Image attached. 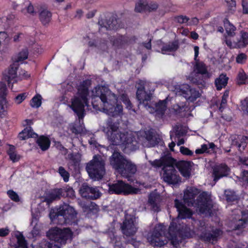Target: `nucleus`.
Masks as SVG:
<instances>
[{"instance_id": "58836bf2", "label": "nucleus", "mask_w": 248, "mask_h": 248, "mask_svg": "<svg viewBox=\"0 0 248 248\" xmlns=\"http://www.w3.org/2000/svg\"><path fill=\"white\" fill-rule=\"evenodd\" d=\"M224 27L229 36H233L235 34L236 28L227 19L224 21Z\"/></svg>"}, {"instance_id": "f3484780", "label": "nucleus", "mask_w": 248, "mask_h": 248, "mask_svg": "<svg viewBox=\"0 0 248 248\" xmlns=\"http://www.w3.org/2000/svg\"><path fill=\"white\" fill-rule=\"evenodd\" d=\"M162 198L157 194L151 193L148 198V205L154 212H158L161 210Z\"/></svg>"}, {"instance_id": "f8f14e48", "label": "nucleus", "mask_w": 248, "mask_h": 248, "mask_svg": "<svg viewBox=\"0 0 248 248\" xmlns=\"http://www.w3.org/2000/svg\"><path fill=\"white\" fill-rule=\"evenodd\" d=\"M176 93L182 95L187 101L193 102L198 98L200 97L201 94L195 89L191 88L188 84H183L175 88Z\"/></svg>"}, {"instance_id": "e433bc0d", "label": "nucleus", "mask_w": 248, "mask_h": 248, "mask_svg": "<svg viewBox=\"0 0 248 248\" xmlns=\"http://www.w3.org/2000/svg\"><path fill=\"white\" fill-rule=\"evenodd\" d=\"M167 101H159L155 106V111L158 115H163L167 109Z\"/></svg>"}, {"instance_id": "f257e3e1", "label": "nucleus", "mask_w": 248, "mask_h": 248, "mask_svg": "<svg viewBox=\"0 0 248 248\" xmlns=\"http://www.w3.org/2000/svg\"><path fill=\"white\" fill-rule=\"evenodd\" d=\"M120 123L108 119L105 124L101 127L107 139L113 145H123L125 149L134 151L138 148V143L131 132L122 131L119 128Z\"/></svg>"}, {"instance_id": "cd10ccee", "label": "nucleus", "mask_w": 248, "mask_h": 248, "mask_svg": "<svg viewBox=\"0 0 248 248\" xmlns=\"http://www.w3.org/2000/svg\"><path fill=\"white\" fill-rule=\"evenodd\" d=\"M63 191L62 188H56L52 190L47 195L46 201L48 202H50L55 200L59 199L62 196Z\"/></svg>"}, {"instance_id": "9d476101", "label": "nucleus", "mask_w": 248, "mask_h": 248, "mask_svg": "<svg viewBox=\"0 0 248 248\" xmlns=\"http://www.w3.org/2000/svg\"><path fill=\"white\" fill-rule=\"evenodd\" d=\"M194 60L196 61L195 69L197 71V73L194 74V77L191 76L188 78L193 83L202 84L204 82L203 77H208V73L206 65L203 62L198 61L197 59L199 55V47L198 46H195L194 47Z\"/></svg>"}, {"instance_id": "c85d7f7f", "label": "nucleus", "mask_w": 248, "mask_h": 248, "mask_svg": "<svg viewBox=\"0 0 248 248\" xmlns=\"http://www.w3.org/2000/svg\"><path fill=\"white\" fill-rule=\"evenodd\" d=\"M37 134L33 132L30 126L26 127L18 135V138L20 140H25L30 138H36Z\"/></svg>"}, {"instance_id": "2f4dec72", "label": "nucleus", "mask_w": 248, "mask_h": 248, "mask_svg": "<svg viewBox=\"0 0 248 248\" xmlns=\"http://www.w3.org/2000/svg\"><path fill=\"white\" fill-rule=\"evenodd\" d=\"M228 78L226 75L221 74L215 80V84L217 90L225 87L228 82Z\"/></svg>"}, {"instance_id": "bb28decb", "label": "nucleus", "mask_w": 248, "mask_h": 248, "mask_svg": "<svg viewBox=\"0 0 248 248\" xmlns=\"http://www.w3.org/2000/svg\"><path fill=\"white\" fill-rule=\"evenodd\" d=\"M179 48L178 41L169 42L163 45L161 48V52L164 54H168L171 52L175 51Z\"/></svg>"}, {"instance_id": "4d7b16f0", "label": "nucleus", "mask_w": 248, "mask_h": 248, "mask_svg": "<svg viewBox=\"0 0 248 248\" xmlns=\"http://www.w3.org/2000/svg\"><path fill=\"white\" fill-rule=\"evenodd\" d=\"M7 194L9 197L13 201L18 202L20 199L18 194L13 190H9L7 191Z\"/></svg>"}, {"instance_id": "603ef678", "label": "nucleus", "mask_w": 248, "mask_h": 248, "mask_svg": "<svg viewBox=\"0 0 248 248\" xmlns=\"http://www.w3.org/2000/svg\"><path fill=\"white\" fill-rule=\"evenodd\" d=\"M147 9V4L145 1H140L135 6V11L137 12H141Z\"/></svg>"}, {"instance_id": "1a4fd4ad", "label": "nucleus", "mask_w": 248, "mask_h": 248, "mask_svg": "<svg viewBox=\"0 0 248 248\" xmlns=\"http://www.w3.org/2000/svg\"><path fill=\"white\" fill-rule=\"evenodd\" d=\"M175 207L179 213L178 217L177 218L174 219L171 222L170 226L174 222V232L178 231L181 233L184 234L186 237H190L191 234L190 232H187V228L186 227L185 230H183V228L181 227V225L179 222L180 219H185L191 217L192 212L189 209L187 208L181 202L176 199L174 201Z\"/></svg>"}, {"instance_id": "6e6d98bb", "label": "nucleus", "mask_w": 248, "mask_h": 248, "mask_svg": "<svg viewBox=\"0 0 248 248\" xmlns=\"http://www.w3.org/2000/svg\"><path fill=\"white\" fill-rule=\"evenodd\" d=\"M27 96L28 93H20L15 98V102L16 104H20L26 98Z\"/></svg>"}, {"instance_id": "09e8293b", "label": "nucleus", "mask_w": 248, "mask_h": 248, "mask_svg": "<svg viewBox=\"0 0 248 248\" xmlns=\"http://www.w3.org/2000/svg\"><path fill=\"white\" fill-rule=\"evenodd\" d=\"M239 179L244 186H248V171H243L239 177Z\"/></svg>"}, {"instance_id": "a18cd8bd", "label": "nucleus", "mask_w": 248, "mask_h": 248, "mask_svg": "<svg viewBox=\"0 0 248 248\" xmlns=\"http://www.w3.org/2000/svg\"><path fill=\"white\" fill-rule=\"evenodd\" d=\"M30 105L32 108H39L41 105V96L40 95L34 96L31 101Z\"/></svg>"}, {"instance_id": "774afa93", "label": "nucleus", "mask_w": 248, "mask_h": 248, "mask_svg": "<svg viewBox=\"0 0 248 248\" xmlns=\"http://www.w3.org/2000/svg\"><path fill=\"white\" fill-rule=\"evenodd\" d=\"M242 6L243 13L248 14V2L244 0H243Z\"/></svg>"}, {"instance_id": "c9c22d12", "label": "nucleus", "mask_w": 248, "mask_h": 248, "mask_svg": "<svg viewBox=\"0 0 248 248\" xmlns=\"http://www.w3.org/2000/svg\"><path fill=\"white\" fill-rule=\"evenodd\" d=\"M39 17L42 23L44 25H46L51 20V14L46 10H43L40 13Z\"/></svg>"}, {"instance_id": "0eeeda50", "label": "nucleus", "mask_w": 248, "mask_h": 248, "mask_svg": "<svg viewBox=\"0 0 248 248\" xmlns=\"http://www.w3.org/2000/svg\"><path fill=\"white\" fill-rule=\"evenodd\" d=\"M77 213L74 209L67 204L61 205L57 212L51 211L49 217L55 223L62 225L71 224L76 217Z\"/></svg>"}, {"instance_id": "ddd939ff", "label": "nucleus", "mask_w": 248, "mask_h": 248, "mask_svg": "<svg viewBox=\"0 0 248 248\" xmlns=\"http://www.w3.org/2000/svg\"><path fill=\"white\" fill-rule=\"evenodd\" d=\"M109 191L111 193L119 194H137L140 192L138 188H134L126 184L122 181H119L115 184L109 185Z\"/></svg>"}, {"instance_id": "5fc2aeb1", "label": "nucleus", "mask_w": 248, "mask_h": 248, "mask_svg": "<svg viewBox=\"0 0 248 248\" xmlns=\"http://www.w3.org/2000/svg\"><path fill=\"white\" fill-rule=\"evenodd\" d=\"M7 102L6 99H0V116L2 117L4 115V113L6 111Z\"/></svg>"}, {"instance_id": "9b49d317", "label": "nucleus", "mask_w": 248, "mask_h": 248, "mask_svg": "<svg viewBox=\"0 0 248 248\" xmlns=\"http://www.w3.org/2000/svg\"><path fill=\"white\" fill-rule=\"evenodd\" d=\"M72 232L68 228L60 229L55 227L50 229L47 233L48 238L61 245H65L67 240L71 239Z\"/></svg>"}, {"instance_id": "2eb2a0df", "label": "nucleus", "mask_w": 248, "mask_h": 248, "mask_svg": "<svg viewBox=\"0 0 248 248\" xmlns=\"http://www.w3.org/2000/svg\"><path fill=\"white\" fill-rule=\"evenodd\" d=\"M121 229L124 234L126 236L134 235L138 230L134 223V218L130 216H126L121 225Z\"/></svg>"}, {"instance_id": "c756f323", "label": "nucleus", "mask_w": 248, "mask_h": 248, "mask_svg": "<svg viewBox=\"0 0 248 248\" xmlns=\"http://www.w3.org/2000/svg\"><path fill=\"white\" fill-rule=\"evenodd\" d=\"M36 143L40 148L43 151L47 150L50 145L49 139L43 136H40L37 139Z\"/></svg>"}, {"instance_id": "8fccbe9b", "label": "nucleus", "mask_w": 248, "mask_h": 248, "mask_svg": "<svg viewBox=\"0 0 248 248\" xmlns=\"http://www.w3.org/2000/svg\"><path fill=\"white\" fill-rule=\"evenodd\" d=\"M8 35L4 31L0 32V48L2 46H5L8 42Z\"/></svg>"}, {"instance_id": "dca6fc26", "label": "nucleus", "mask_w": 248, "mask_h": 248, "mask_svg": "<svg viewBox=\"0 0 248 248\" xmlns=\"http://www.w3.org/2000/svg\"><path fill=\"white\" fill-rule=\"evenodd\" d=\"M126 160L120 153L114 152L109 158L110 164L113 169L118 172L124 167L125 161Z\"/></svg>"}, {"instance_id": "a19ab883", "label": "nucleus", "mask_w": 248, "mask_h": 248, "mask_svg": "<svg viewBox=\"0 0 248 248\" xmlns=\"http://www.w3.org/2000/svg\"><path fill=\"white\" fill-rule=\"evenodd\" d=\"M28 54L29 53L27 49H23L18 53L14 62H17L18 63L19 62H21L27 59L28 57Z\"/></svg>"}, {"instance_id": "4c0bfd02", "label": "nucleus", "mask_w": 248, "mask_h": 248, "mask_svg": "<svg viewBox=\"0 0 248 248\" xmlns=\"http://www.w3.org/2000/svg\"><path fill=\"white\" fill-rule=\"evenodd\" d=\"M69 156L70 158L69 166H73L74 167L77 166L80 161V154L79 153H73L69 155Z\"/></svg>"}, {"instance_id": "39448f33", "label": "nucleus", "mask_w": 248, "mask_h": 248, "mask_svg": "<svg viewBox=\"0 0 248 248\" xmlns=\"http://www.w3.org/2000/svg\"><path fill=\"white\" fill-rule=\"evenodd\" d=\"M150 164L155 167H162V178L168 184L175 185L181 181V178L175 169V160L170 157L165 156L160 159L150 161Z\"/></svg>"}, {"instance_id": "e2e57ef3", "label": "nucleus", "mask_w": 248, "mask_h": 248, "mask_svg": "<svg viewBox=\"0 0 248 248\" xmlns=\"http://www.w3.org/2000/svg\"><path fill=\"white\" fill-rule=\"evenodd\" d=\"M246 55L244 53H241L239 54L236 57V62L239 63H243L246 60Z\"/></svg>"}, {"instance_id": "37998d69", "label": "nucleus", "mask_w": 248, "mask_h": 248, "mask_svg": "<svg viewBox=\"0 0 248 248\" xmlns=\"http://www.w3.org/2000/svg\"><path fill=\"white\" fill-rule=\"evenodd\" d=\"M8 154L10 156V159L13 162L18 161L20 158V155H17V154L16 153L13 146L10 148L8 152Z\"/></svg>"}, {"instance_id": "69168bd1", "label": "nucleus", "mask_w": 248, "mask_h": 248, "mask_svg": "<svg viewBox=\"0 0 248 248\" xmlns=\"http://www.w3.org/2000/svg\"><path fill=\"white\" fill-rule=\"evenodd\" d=\"M225 42L226 45L230 48L238 47L236 45V41H233V42L232 43V41L229 39L227 37H225Z\"/></svg>"}, {"instance_id": "c03bdc74", "label": "nucleus", "mask_w": 248, "mask_h": 248, "mask_svg": "<svg viewBox=\"0 0 248 248\" xmlns=\"http://www.w3.org/2000/svg\"><path fill=\"white\" fill-rule=\"evenodd\" d=\"M18 246L21 248H28L27 243L25 238L21 233L16 235Z\"/></svg>"}, {"instance_id": "de8ad7c7", "label": "nucleus", "mask_w": 248, "mask_h": 248, "mask_svg": "<svg viewBox=\"0 0 248 248\" xmlns=\"http://www.w3.org/2000/svg\"><path fill=\"white\" fill-rule=\"evenodd\" d=\"M247 80V76L244 70L239 71L237 76V82L239 84H245Z\"/></svg>"}, {"instance_id": "6e6552de", "label": "nucleus", "mask_w": 248, "mask_h": 248, "mask_svg": "<svg viewBox=\"0 0 248 248\" xmlns=\"http://www.w3.org/2000/svg\"><path fill=\"white\" fill-rule=\"evenodd\" d=\"M86 169L90 177L94 181L102 179L105 174V162L99 155H95L86 165Z\"/></svg>"}, {"instance_id": "473e14b6", "label": "nucleus", "mask_w": 248, "mask_h": 248, "mask_svg": "<svg viewBox=\"0 0 248 248\" xmlns=\"http://www.w3.org/2000/svg\"><path fill=\"white\" fill-rule=\"evenodd\" d=\"M111 42L115 48H119L123 46L127 43V40L124 37L119 36L112 38Z\"/></svg>"}, {"instance_id": "aec40b11", "label": "nucleus", "mask_w": 248, "mask_h": 248, "mask_svg": "<svg viewBox=\"0 0 248 248\" xmlns=\"http://www.w3.org/2000/svg\"><path fill=\"white\" fill-rule=\"evenodd\" d=\"M230 169L227 165L220 164L215 166L213 169V175L214 181L217 182L220 178L227 176Z\"/></svg>"}, {"instance_id": "864d4df0", "label": "nucleus", "mask_w": 248, "mask_h": 248, "mask_svg": "<svg viewBox=\"0 0 248 248\" xmlns=\"http://www.w3.org/2000/svg\"><path fill=\"white\" fill-rule=\"evenodd\" d=\"M174 109L177 113H181L184 111L188 110V108L186 104L183 103L180 104H177L174 106Z\"/></svg>"}, {"instance_id": "393cba45", "label": "nucleus", "mask_w": 248, "mask_h": 248, "mask_svg": "<svg viewBox=\"0 0 248 248\" xmlns=\"http://www.w3.org/2000/svg\"><path fill=\"white\" fill-rule=\"evenodd\" d=\"M160 140L159 138L153 136L152 133L147 132L145 133V137L142 142V144L145 147H152L157 145Z\"/></svg>"}, {"instance_id": "a211bd4d", "label": "nucleus", "mask_w": 248, "mask_h": 248, "mask_svg": "<svg viewBox=\"0 0 248 248\" xmlns=\"http://www.w3.org/2000/svg\"><path fill=\"white\" fill-rule=\"evenodd\" d=\"M19 64L17 62H14L9 68L8 71L4 74V79L7 81L9 86L11 83L12 84L17 82L16 71L18 68Z\"/></svg>"}, {"instance_id": "49530a36", "label": "nucleus", "mask_w": 248, "mask_h": 248, "mask_svg": "<svg viewBox=\"0 0 248 248\" xmlns=\"http://www.w3.org/2000/svg\"><path fill=\"white\" fill-rule=\"evenodd\" d=\"M58 172L65 182H67L69 181L70 174L63 167L61 166L59 168Z\"/></svg>"}, {"instance_id": "052dcab7", "label": "nucleus", "mask_w": 248, "mask_h": 248, "mask_svg": "<svg viewBox=\"0 0 248 248\" xmlns=\"http://www.w3.org/2000/svg\"><path fill=\"white\" fill-rule=\"evenodd\" d=\"M241 109L248 114V98H246L241 102Z\"/></svg>"}, {"instance_id": "338daca9", "label": "nucleus", "mask_w": 248, "mask_h": 248, "mask_svg": "<svg viewBox=\"0 0 248 248\" xmlns=\"http://www.w3.org/2000/svg\"><path fill=\"white\" fill-rule=\"evenodd\" d=\"M239 162L244 166L248 167V158L246 157H240Z\"/></svg>"}, {"instance_id": "0e129e2a", "label": "nucleus", "mask_w": 248, "mask_h": 248, "mask_svg": "<svg viewBox=\"0 0 248 248\" xmlns=\"http://www.w3.org/2000/svg\"><path fill=\"white\" fill-rule=\"evenodd\" d=\"M176 21L181 24L186 23L189 19L186 16H178L175 18Z\"/></svg>"}, {"instance_id": "13d9d810", "label": "nucleus", "mask_w": 248, "mask_h": 248, "mask_svg": "<svg viewBox=\"0 0 248 248\" xmlns=\"http://www.w3.org/2000/svg\"><path fill=\"white\" fill-rule=\"evenodd\" d=\"M180 151L184 155L191 156L193 154V153L191 150L184 146L180 147Z\"/></svg>"}, {"instance_id": "680f3d73", "label": "nucleus", "mask_w": 248, "mask_h": 248, "mask_svg": "<svg viewBox=\"0 0 248 248\" xmlns=\"http://www.w3.org/2000/svg\"><path fill=\"white\" fill-rule=\"evenodd\" d=\"M228 4L229 10L233 11L235 9L236 3L235 0H225Z\"/></svg>"}, {"instance_id": "6ab92c4d", "label": "nucleus", "mask_w": 248, "mask_h": 248, "mask_svg": "<svg viewBox=\"0 0 248 248\" xmlns=\"http://www.w3.org/2000/svg\"><path fill=\"white\" fill-rule=\"evenodd\" d=\"M137 170L136 165L130 160L126 159L125 161L124 167L122 168L119 173L124 177H128L135 174L137 171Z\"/></svg>"}, {"instance_id": "20e7f679", "label": "nucleus", "mask_w": 248, "mask_h": 248, "mask_svg": "<svg viewBox=\"0 0 248 248\" xmlns=\"http://www.w3.org/2000/svg\"><path fill=\"white\" fill-rule=\"evenodd\" d=\"M200 193L198 189L194 187H187L184 191L183 200L188 206H192L202 214L210 213L212 208V201L205 192Z\"/></svg>"}, {"instance_id": "3c124183", "label": "nucleus", "mask_w": 248, "mask_h": 248, "mask_svg": "<svg viewBox=\"0 0 248 248\" xmlns=\"http://www.w3.org/2000/svg\"><path fill=\"white\" fill-rule=\"evenodd\" d=\"M7 94V90L6 84L2 82H0V99H5Z\"/></svg>"}, {"instance_id": "ea45409f", "label": "nucleus", "mask_w": 248, "mask_h": 248, "mask_svg": "<svg viewBox=\"0 0 248 248\" xmlns=\"http://www.w3.org/2000/svg\"><path fill=\"white\" fill-rule=\"evenodd\" d=\"M215 147V145L214 143L211 142L208 145L207 144H203L201 146V148L200 149H197L195 151V153L197 154H202L204 153H208V149H214Z\"/></svg>"}, {"instance_id": "4be33fe9", "label": "nucleus", "mask_w": 248, "mask_h": 248, "mask_svg": "<svg viewBox=\"0 0 248 248\" xmlns=\"http://www.w3.org/2000/svg\"><path fill=\"white\" fill-rule=\"evenodd\" d=\"M175 166L179 170L181 174L185 177H189L191 174V165L190 162L180 161L176 162Z\"/></svg>"}, {"instance_id": "b1692460", "label": "nucleus", "mask_w": 248, "mask_h": 248, "mask_svg": "<svg viewBox=\"0 0 248 248\" xmlns=\"http://www.w3.org/2000/svg\"><path fill=\"white\" fill-rule=\"evenodd\" d=\"M136 95L140 104H143L145 107H146L147 103L145 102L150 100L152 93L147 92L138 85Z\"/></svg>"}, {"instance_id": "f03ea898", "label": "nucleus", "mask_w": 248, "mask_h": 248, "mask_svg": "<svg viewBox=\"0 0 248 248\" xmlns=\"http://www.w3.org/2000/svg\"><path fill=\"white\" fill-rule=\"evenodd\" d=\"M92 105L96 109H100L97 104H95L96 98L101 100L103 112L108 116L116 117L123 113V106L117 103V97L108 87L97 86L92 91Z\"/></svg>"}, {"instance_id": "a878e982", "label": "nucleus", "mask_w": 248, "mask_h": 248, "mask_svg": "<svg viewBox=\"0 0 248 248\" xmlns=\"http://www.w3.org/2000/svg\"><path fill=\"white\" fill-rule=\"evenodd\" d=\"M235 212L238 215L240 213L242 214V217L241 218H238V220L235 224V229L239 230L245 227L246 223L248 221V215L247 214H244V212L241 211L240 210H236Z\"/></svg>"}, {"instance_id": "7ed1b4c3", "label": "nucleus", "mask_w": 248, "mask_h": 248, "mask_svg": "<svg viewBox=\"0 0 248 248\" xmlns=\"http://www.w3.org/2000/svg\"><path fill=\"white\" fill-rule=\"evenodd\" d=\"M174 222L170 226L168 231L165 233V227L161 224L156 226L153 231L149 232L147 235L148 242L154 247H162L167 243L166 238L170 240L172 248H179L181 238L185 236L184 234L178 231L174 232Z\"/></svg>"}, {"instance_id": "7c9ffc66", "label": "nucleus", "mask_w": 248, "mask_h": 248, "mask_svg": "<svg viewBox=\"0 0 248 248\" xmlns=\"http://www.w3.org/2000/svg\"><path fill=\"white\" fill-rule=\"evenodd\" d=\"M222 234V231L219 229H216L213 231V233H203L201 235L205 240L207 241H216L217 237Z\"/></svg>"}, {"instance_id": "f704fd0d", "label": "nucleus", "mask_w": 248, "mask_h": 248, "mask_svg": "<svg viewBox=\"0 0 248 248\" xmlns=\"http://www.w3.org/2000/svg\"><path fill=\"white\" fill-rule=\"evenodd\" d=\"M240 36L242 40H237L236 45L238 47H243L248 44V32L245 31H242L240 32Z\"/></svg>"}, {"instance_id": "72a5a7b5", "label": "nucleus", "mask_w": 248, "mask_h": 248, "mask_svg": "<svg viewBox=\"0 0 248 248\" xmlns=\"http://www.w3.org/2000/svg\"><path fill=\"white\" fill-rule=\"evenodd\" d=\"M139 86L151 93L154 91L155 87V83L145 80L139 81Z\"/></svg>"}, {"instance_id": "5701e85b", "label": "nucleus", "mask_w": 248, "mask_h": 248, "mask_svg": "<svg viewBox=\"0 0 248 248\" xmlns=\"http://www.w3.org/2000/svg\"><path fill=\"white\" fill-rule=\"evenodd\" d=\"M78 204L84 212L95 214L100 210L99 206L94 202L87 203L84 201H79Z\"/></svg>"}, {"instance_id": "79ce46f5", "label": "nucleus", "mask_w": 248, "mask_h": 248, "mask_svg": "<svg viewBox=\"0 0 248 248\" xmlns=\"http://www.w3.org/2000/svg\"><path fill=\"white\" fill-rule=\"evenodd\" d=\"M224 194L226 200L228 202H233L237 200V196L234 191L230 190H225Z\"/></svg>"}, {"instance_id": "423d86ee", "label": "nucleus", "mask_w": 248, "mask_h": 248, "mask_svg": "<svg viewBox=\"0 0 248 248\" xmlns=\"http://www.w3.org/2000/svg\"><path fill=\"white\" fill-rule=\"evenodd\" d=\"M89 81L84 80L81 82L78 88V93L79 97L75 96L71 99V104L68 106L76 113L79 119L84 116V107L88 105L87 96L88 94Z\"/></svg>"}, {"instance_id": "bf43d9fd", "label": "nucleus", "mask_w": 248, "mask_h": 248, "mask_svg": "<svg viewBox=\"0 0 248 248\" xmlns=\"http://www.w3.org/2000/svg\"><path fill=\"white\" fill-rule=\"evenodd\" d=\"M10 232V230L9 227L0 228V237H6L9 235Z\"/></svg>"}, {"instance_id": "412c9836", "label": "nucleus", "mask_w": 248, "mask_h": 248, "mask_svg": "<svg viewBox=\"0 0 248 248\" xmlns=\"http://www.w3.org/2000/svg\"><path fill=\"white\" fill-rule=\"evenodd\" d=\"M248 143V138L246 136L238 135L232 139V146L236 147L240 152L244 151Z\"/></svg>"}, {"instance_id": "4468645a", "label": "nucleus", "mask_w": 248, "mask_h": 248, "mask_svg": "<svg viewBox=\"0 0 248 248\" xmlns=\"http://www.w3.org/2000/svg\"><path fill=\"white\" fill-rule=\"evenodd\" d=\"M79 192L82 198L91 200H97L102 195L97 187L90 186L86 183L81 185Z\"/></svg>"}]
</instances>
